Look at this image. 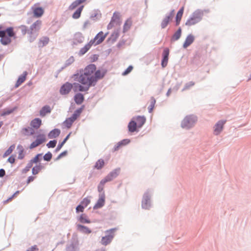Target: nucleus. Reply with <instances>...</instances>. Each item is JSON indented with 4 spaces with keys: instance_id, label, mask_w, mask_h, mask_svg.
I'll use <instances>...</instances> for the list:
<instances>
[{
    "instance_id": "21",
    "label": "nucleus",
    "mask_w": 251,
    "mask_h": 251,
    "mask_svg": "<svg viewBox=\"0 0 251 251\" xmlns=\"http://www.w3.org/2000/svg\"><path fill=\"white\" fill-rule=\"evenodd\" d=\"M94 44V41H90L87 44H86L83 48H81L79 51L80 55L85 54Z\"/></svg>"
},
{
    "instance_id": "63",
    "label": "nucleus",
    "mask_w": 251,
    "mask_h": 251,
    "mask_svg": "<svg viewBox=\"0 0 251 251\" xmlns=\"http://www.w3.org/2000/svg\"><path fill=\"white\" fill-rule=\"evenodd\" d=\"M66 152H63L61 153L59 155L58 158H60L61 156L66 155Z\"/></svg>"
},
{
    "instance_id": "51",
    "label": "nucleus",
    "mask_w": 251,
    "mask_h": 251,
    "mask_svg": "<svg viewBox=\"0 0 251 251\" xmlns=\"http://www.w3.org/2000/svg\"><path fill=\"white\" fill-rule=\"evenodd\" d=\"M29 130H31L30 134H33L34 133L33 130L31 129H30L29 127L23 128L22 129V132L24 134L27 135Z\"/></svg>"
},
{
    "instance_id": "49",
    "label": "nucleus",
    "mask_w": 251,
    "mask_h": 251,
    "mask_svg": "<svg viewBox=\"0 0 251 251\" xmlns=\"http://www.w3.org/2000/svg\"><path fill=\"white\" fill-rule=\"evenodd\" d=\"M56 140H52V141H50L47 144V146L49 148H54L56 146Z\"/></svg>"
},
{
    "instance_id": "53",
    "label": "nucleus",
    "mask_w": 251,
    "mask_h": 251,
    "mask_svg": "<svg viewBox=\"0 0 251 251\" xmlns=\"http://www.w3.org/2000/svg\"><path fill=\"white\" fill-rule=\"evenodd\" d=\"M84 208L85 207H84V206H83L81 204H79L76 207V212H82L84 211Z\"/></svg>"
},
{
    "instance_id": "41",
    "label": "nucleus",
    "mask_w": 251,
    "mask_h": 251,
    "mask_svg": "<svg viewBox=\"0 0 251 251\" xmlns=\"http://www.w3.org/2000/svg\"><path fill=\"white\" fill-rule=\"evenodd\" d=\"M106 182H107V181L104 178L100 181L98 187V191L100 192L103 191L104 185Z\"/></svg>"
},
{
    "instance_id": "5",
    "label": "nucleus",
    "mask_w": 251,
    "mask_h": 251,
    "mask_svg": "<svg viewBox=\"0 0 251 251\" xmlns=\"http://www.w3.org/2000/svg\"><path fill=\"white\" fill-rule=\"evenodd\" d=\"M121 23V16L119 12H115L113 13L110 22L107 25V29L113 28L115 25H120Z\"/></svg>"
},
{
    "instance_id": "16",
    "label": "nucleus",
    "mask_w": 251,
    "mask_h": 251,
    "mask_svg": "<svg viewBox=\"0 0 251 251\" xmlns=\"http://www.w3.org/2000/svg\"><path fill=\"white\" fill-rule=\"evenodd\" d=\"M120 173V169H117L110 172L104 178L107 180V182L110 181L114 178L116 177Z\"/></svg>"
},
{
    "instance_id": "35",
    "label": "nucleus",
    "mask_w": 251,
    "mask_h": 251,
    "mask_svg": "<svg viewBox=\"0 0 251 251\" xmlns=\"http://www.w3.org/2000/svg\"><path fill=\"white\" fill-rule=\"evenodd\" d=\"M84 8L83 5L80 6L73 14L72 17L75 19H78L81 15V12Z\"/></svg>"
},
{
    "instance_id": "48",
    "label": "nucleus",
    "mask_w": 251,
    "mask_h": 251,
    "mask_svg": "<svg viewBox=\"0 0 251 251\" xmlns=\"http://www.w3.org/2000/svg\"><path fill=\"white\" fill-rule=\"evenodd\" d=\"M90 200L88 198H84L81 202V204L84 206V207L87 206V205L90 203Z\"/></svg>"
},
{
    "instance_id": "59",
    "label": "nucleus",
    "mask_w": 251,
    "mask_h": 251,
    "mask_svg": "<svg viewBox=\"0 0 251 251\" xmlns=\"http://www.w3.org/2000/svg\"><path fill=\"white\" fill-rule=\"evenodd\" d=\"M38 250V248H37L36 246H34L32 247L31 248H30L29 250H28V251H36Z\"/></svg>"
},
{
    "instance_id": "17",
    "label": "nucleus",
    "mask_w": 251,
    "mask_h": 251,
    "mask_svg": "<svg viewBox=\"0 0 251 251\" xmlns=\"http://www.w3.org/2000/svg\"><path fill=\"white\" fill-rule=\"evenodd\" d=\"M132 120L135 121V124L138 126V128H140L145 124L146 122V118L144 116H138L133 117Z\"/></svg>"
},
{
    "instance_id": "30",
    "label": "nucleus",
    "mask_w": 251,
    "mask_h": 251,
    "mask_svg": "<svg viewBox=\"0 0 251 251\" xmlns=\"http://www.w3.org/2000/svg\"><path fill=\"white\" fill-rule=\"evenodd\" d=\"M105 203V200L104 197H101L98 200L97 202L94 206V209H99L102 207Z\"/></svg>"
},
{
    "instance_id": "52",
    "label": "nucleus",
    "mask_w": 251,
    "mask_h": 251,
    "mask_svg": "<svg viewBox=\"0 0 251 251\" xmlns=\"http://www.w3.org/2000/svg\"><path fill=\"white\" fill-rule=\"evenodd\" d=\"M133 69V67L132 66H129L126 70L125 71H124L123 74H122V75H127V74H128L129 73H130L131 72V71Z\"/></svg>"
},
{
    "instance_id": "19",
    "label": "nucleus",
    "mask_w": 251,
    "mask_h": 251,
    "mask_svg": "<svg viewBox=\"0 0 251 251\" xmlns=\"http://www.w3.org/2000/svg\"><path fill=\"white\" fill-rule=\"evenodd\" d=\"M194 40H195V37L193 35H192V34L188 35L187 36V37L183 43V47L184 49L187 48L188 46H189L191 44H192L193 43Z\"/></svg>"
},
{
    "instance_id": "9",
    "label": "nucleus",
    "mask_w": 251,
    "mask_h": 251,
    "mask_svg": "<svg viewBox=\"0 0 251 251\" xmlns=\"http://www.w3.org/2000/svg\"><path fill=\"white\" fill-rule=\"evenodd\" d=\"M46 136L44 134H39L37 136L35 141L33 142L30 145V149L37 147L46 141Z\"/></svg>"
},
{
    "instance_id": "50",
    "label": "nucleus",
    "mask_w": 251,
    "mask_h": 251,
    "mask_svg": "<svg viewBox=\"0 0 251 251\" xmlns=\"http://www.w3.org/2000/svg\"><path fill=\"white\" fill-rule=\"evenodd\" d=\"M52 157V154L50 152H48L44 156V159L46 161H49Z\"/></svg>"
},
{
    "instance_id": "25",
    "label": "nucleus",
    "mask_w": 251,
    "mask_h": 251,
    "mask_svg": "<svg viewBox=\"0 0 251 251\" xmlns=\"http://www.w3.org/2000/svg\"><path fill=\"white\" fill-rule=\"evenodd\" d=\"M27 75V73L25 72L20 75L16 83V87H19L22 83H23L25 80Z\"/></svg>"
},
{
    "instance_id": "23",
    "label": "nucleus",
    "mask_w": 251,
    "mask_h": 251,
    "mask_svg": "<svg viewBox=\"0 0 251 251\" xmlns=\"http://www.w3.org/2000/svg\"><path fill=\"white\" fill-rule=\"evenodd\" d=\"M87 0H76L74 1L69 7L70 10H73L80 4L85 2Z\"/></svg>"
},
{
    "instance_id": "55",
    "label": "nucleus",
    "mask_w": 251,
    "mask_h": 251,
    "mask_svg": "<svg viewBox=\"0 0 251 251\" xmlns=\"http://www.w3.org/2000/svg\"><path fill=\"white\" fill-rule=\"evenodd\" d=\"M36 177L33 176H30L28 177L27 179L26 183L27 184H28L31 182H32L34 181V180L35 179Z\"/></svg>"
},
{
    "instance_id": "12",
    "label": "nucleus",
    "mask_w": 251,
    "mask_h": 251,
    "mask_svg": "<svg viewBox=\"0 0 251 251\" xmlns=\"http://www.w3.org/2000/svg\"><path fill=\"white\" fill-rule=\"evenodd\" d=\"M107 34V33L104 34L102 31H100L97 34L94 39L91 41H94V44H95L96 45H99L104 41Z\"/></svg>"
},
{
    "instance_id": "26",
    "label": "nucleus",
    "mask_w": 251,
    "mask_h": 251,
    "mask_svg": "<svg viewBox=\"0 0 251 251\" xmlns=\"http://www.w3.org/2000/svg\"><path fill=\"white\" fill-rule=\"evenodd\" d=\"M51 109L48 105L44 106L40 111V115L41 117H44L47 114L50 113Z\"/></svg>"
},
{
    "instance_id": "20",
    "label": "nucleus",
    "mask_w": 251,
    "mask_h": 251,
    "mask_svg": "<svg viewBox=\"0 0 251 251\" xmlns=\"http://www.w3.org/2000/svg\"><path fill=\"white\" fill-rule=\"evenodd\" d=\"M30 125L32 128L37 129L42 125V120L38 118H35L31 121Z\"/></svg>"
},
{
    "instance_id": "33",
    "label": "nucleus",
    "mask_w": 251,
    "mask_h": 251,
    "mask_svg": "<svg viewBox=\"0 0 251 251\" xmlns=\"http://www.w3.org/2000/svg\"><path fill=\"white\" fill-rule=\"evenodd\" d=\"M184 11V7H181L178 11L176 16V25H178L181 21Z\"/></svg>"
},
{
    "instance_id": "54",
    "label": "nucleus",
    "mask_w": 251,
    "mask_h": 251,
    "mask_svg": "<svg viewBox=\"0 0 251 251\" xmlns=\"http://www.w3.org/2000/svg\"><path fill=\"white\" fill-rule=\"evenodd\" d=\"M130 142V140L129 139H124L122 140L121 141L119 142V143L121 144V145L122 146H125L127 144H128Z\"/></svg>"
},
{
    "instance_id": "27",
    "label": "nucleus",
    "mask_w": 251,
    "mask_h": 251,
    "mask_svg": "<svg viewBox=\"0 0 251 251\" xmlns=\"http://www.w3.org/2000/svg\"><path fill=\"white\" fill-rule=\"evenodd\" d=\"M33 14L35 17L39 18L41 17L44 14V10L41 7H36L33 9Z\"/></svg>"
},
{
    "instance_id": "3",
    "label": "nucleus",
    "mask_w": 251,
    "mask_h": 251,
    "mask_svg": "<svg viewBox=\"0 0 251 251\" xmlns=\"http://www.w3.org/2000/svg\"><path fill=\"white\" fill-rule=\"evenodd\" d=\"M203 15V11L200 10L196 11L192 16L186 21L185 25L190 26L197 24L201 20Z\"/></svg>"
},
{
    "instance_id": "31",
    "label": "nucleus",
    "mask_w": 251,
    "mask_h": 251,
    "mask_svg": "<svg viewBox=\"0 0 251 251\" xmlns=\"http://www.w3.org/2000/svg\"><path fill=\"white\" fill-rule=\"evenodd\" d=\"M120 28L114 30L111 34L109 40L113 42H115L120 35Z\"/></svg>"
},
{
    "instance_id": "44",
    "label": "nucleus",
    "mask_w": 251,
    "mask_h": 251,
    "mask_svg": "<svg viewBox=\"0 0 251 251\" xmlns=\"http://www.w3.org/2000/svg\"><path fill=\"white\" fill-rule=\"evenodd\" d=\"M41 156V154H37L33 159L30 160L29 163H31V164L33 165V163H37L40 161V157Z\"/></svg>"
},
{
    "instance_id": "39",
    "label": "nucleus",
    "mask_w": 251,
    "mask_h": 251,
    "mask_svg": "<svg viewBox=\"0 0 251 251\" xmlns=\"http://www.w3.org/2000/svg\"><path fill=\"white\" fill-rule=\"evenodd\" d=\"M79 221L82 223L89 224L90 223V221L88 219L87 216L84 214H82L80 216Z\"/></svg>"
},
{
    "instance_id": "57",
    "label": "nucleus",
    "mask_w": 251,
    "mask_h": 251,
    "mask_svg": "<svg viewBox=\"0 0 251 251\" xmlns=\"http://www.w3.org/2000/svg\"><path fill=\"white\" fill-rule=\"evenodd\" d=\"M123 147L121 144L118 142L114 147V151H118L121 147Z\"/></svg>"
},
{
    "instance_id": "56",
    "label": "nucleus",
    "mask_w": 251,
    "mask_h": 251,
    "mask_svg": "<svg viewBox=\"0 0 251 251\" xmlns=\"http://www.w3.org/2000/svg\"><path fill=\"white\" fill-rule=\"evenodd\" d=\"M15 158L14 155H11L8 159V161L11 164H13L15 162Z\"/></svg>"
},
{
    "instance_id": "37",
    "label": "nucleus",
    "mask_w": 251,
    "mask_h": 251,
    "mask_svg": "<svg viewBox=\"0 0 251 251\" xmlns=\"http://www.w3.org/2000/svg\"><path fill=\"white\" fill-rule=\"evenodd\" d=\"M43 167L41 165H38L34 166L32 169V173L33 175L38 174L43 169Z\"/></svg>"
},
{
    "instance_id": "62",
    "label": "nucleus",
    "mask_w": 251,
    "mask_h": 251,
    "mask_svg": "<svg viewBox=\"0 0 251 251\" xmlns=\"http://www.w3.org/2000/svg\"><path fill=\"white\" fill-rule=\"evenodd\" d=\"M70 136V133H69L66 137V138L64 139V140L63 141V143H64V144L66 143V142L67 141V140L69 139V137Z\"/></svg>"
},
{
    "instance_id": "13",
    "label": "nucleus",
    "mask_w": 251,
    "mask_h": 251,
    "mask_svg": "<svg viewBox=\"0 0 251 251\" xmlns=\"http://www.w3.org/2000/svg\"><path fill=\"white\" fill-rule=\"evenodd\" d=\"M226 122V120H221L218 121L214 127V133L215 135L219 134L223 129L224 125Z\"/></svg>"
},
{
    "instance_id": "40",
    "label": "nucleus",
    "mask_w": 251,
    "mask_h": 251,
    "mask_svg": "<svg viewBox=\"0 0 251 251\" xmlns=\"http://www.w3.org/2000/svg\"><path fill=\"white\" fill-rule=\"evenodd\" d=\"M17 149L19 150L18 158L20 159H23L25 156V154L23 147L21 145H19L17 147Z\"/></svg>"
},
{
    "instance_id": "6",
    "label": "nucleus",
    "mask_w": 251,
    "mask_h": 251,
    "mask_svg": "<svg viewBox=\"0 0 251 251\" xmlns=\"http://www.w3.org/2000/svg\"><path fill=\"white\" fill-rule=\"evenodd\" d=\"M196 121V119L194 117H186L182 122L181 126L183 128H189L193 126Z\"/></svg>"
},
{
    "instance_id": "29",
    "label": "nucleus",
    "mask_w": 251,
    "mask_h": 251,
    "mask_svg": "<svg viewBox=\"0 0 251 251\" xmlns=\"http://www.w3.org/2000/svg\"><path fill=\"white\" fill-rule=\"evenodd\" d=\"M137 128L138 127V126L135 124V121L132 120L128 124V128L129 131L131 132H133L135 131H136Z\"/></svg>"
},
{
    "instance_id": "61",
    "label": "nucleus",
    "mask_w": 251,
    "mask_h": 251,
    "mask_svg": "<svg viewBox=\"0 0 251 251\" xmlns=\"http://www.w3.org/2000/svg\"><path fill=\"white\" fill-rule=\"evenodd\" d=\"M90 25V23L89 21H86L84 23L83 26L84 28H86Z\"/></svg>"
},
{
    "instance_id": "14",
    "label": "nucleus",
    "mask_w": 251,
    "mask_h": 251,
    "mask_svg": "<svg viewBox=\"0 0 251 251\" xmlns=\"http://www.w3.org/2000/svg\"><path fill=\"white\" fill-rule=\"evenodd\" d=\"M174 16V11H172L168 15H166L161 23L162 28L166 27L169 23L173 19Z\"/></svg>"
},
{
    "instance_id": "15",
    "label": "nucleus",
    "mask_w": 251,
    "mask_h": 251,
    "mask_svg": "<svg viewBox=\"0 0 251 251\" xmlns=\"http://www.w3.org/2000/svg\"><path fill=\"white\" fill-rule=\"evenodd\" d=\"M169 55V50L166 48L164 50L163 52V59L161 62V65L163 68L165 67L168 64Z\"/></svg>"
},
{
    "instance_id": "43",
    "label": "nucleus",
    "mask_w": 251,
    "mask_h": 251,
    "mask_svg": "<svg viewBox=\"0 0 251 251\" xmlns=\"http://www.w3.org/2000/svg\"><path fill=\"white\" fill-rule=\"evenodd\" d=\"M155 102V100L153 98H151L150 100V105L148 107L149 112L151 113L152 111Z\"/></svg>"
},
{
    "instance_id": "58",
    "label": "nucleus",
    "mask_w": 251,
    "mask_h": 251,
    "mask_svg": "<svg viewBox=\"0 0 251 251\" xmlns=\"http://www.w3.org/2000/svg\"><path fill=\"white\" fill-rule=\"evenodd\" d=\"M5 174V172L4 169H0V177L3 176Z\"/></svg>"
},
{
    "instance_id": "24",
    "label": "nucleus",
    "mask_w": 251,
    "mask_h": 251,
    "mask_svg": "<svg viewBox=\"0 0 251 251\" xmlns=\"http://www.w3.org/2000/svg\"><path fill=\"white\" fill-rule=\"evenodd\" d=\"M84 100V96L81 93H77L74 97V100L77 104H81L83 102Z\"/></svg>"
},
{
    "instance_id": "60",
    "label": "nucleus",
    "mask_w": 251,
    "mask_h": 251,
    "mask_svg": "<svg viewBox=\"0 0 251 251\" xmlns=\"http://www.w3.org/2000/svg\"><path fill=\"white\" fill-rule=\"evenodd\" d=\"M64 143L62 142L61 143L59 144L57 148H56V151H59L61 149V148L62 147V146L64 145Z\"/></svg>"
},
{
    "instance_id": "45",
    "label": "nucleus",
    "mask_w": 251,
    "mask_h": 251,
    "mask_svg": "<svg viewBox=\"0 0 251 251\" xmlns=\"http://www.w3.org/2000/svg\"><path fill=\"white\" fill-rule=\"evenodd\" d=\"M195 85V82L193 81H190L185 84L183 88V91L187 90L189 89L191 87H193Z\"/></svg>"
},
{
    "instance_id": "64",
    "label": "nucleus",
    "mask_w": 251,
    "mask_h": 251,
    "mask_svg": "<svg viewBox=\"0 0 251 251\" xmlns=\"http://www.w3.org/2000/svg\"><path fill=\"white\" fill-rule=\"evenodd\" d=\"M171 93V89H169L167 93V96H169L170 94V93Z\"/></svg>"
},
{
    "instance_id": "28",
    "label": "nucleus",
    "mask_w": 251,
    "mask_h": 251,
    "mask_svg": "<svg viewBox=\"0 0 251 251\" xmlns=\"http://www.w3.org/2000/svg\"><path fill=\"white\" fill-rule=\"evenodd\" d=\"M77 229L84 233V234H89L90 233H91V230L87 226H82V225H78L77 226Z\"/></svg>"
},
{
    "instance_id": "22",
    "label": "nucleus",
    "mask_w": 251,
    "mask_h": 251,
    "mask_svg": "<svg viewBox=\"0 0 251 251\" xmlns=\"http://www.w3.org/2000/svg\"><path fill=\"white\" fill-rule=\"evenodd\" d=\"M132 25V21L131 18L127 19L125 22L123 26V32H126L131 27Z\"/></svg>"
},
{
    "instance_id": "1",
    "label": "nucleus",
    "mask_w": 251,
    "mask_h": 251,
    "mask_svg": "<svg viewBox=\"0 0 251 251\" xmlns=\"http://www.w3.org/2000/svg\"><path fill=\"white\" fill-rule=\"evenodd\" d=\"M96 70L95 64H89L83 70H80V74L75 75L76 80L78 83H74L75 92H86L93 85L94 72Z\"/></svg>"
},
{
    "instance_id": "36",
    "label": "nucleus",
    "mask_w": 251,
    "mask_h": 251,
    "mask_svg": "<svg viewBox=\"0 0 251 251\" xmlns=\"http://www.w3.org/2000/svg\"><path fill=\"white\" fill-rule=\"evenodd\" d=\"M104 165V161L103 159H100L98 160L94 166L95 168L100 170L101 169Z\"/></svg>"
},
{
    "instance_id": "7",
    "label": "nucleus",
    "mask_w": 251,
    "mask_h": 251,
    "mask_svg": "<svg viewBox=\"0 0 251 251\" xmlns=\"http://www.w3.org/2000/svg\"><path fill=\"white\" fill-rule=\"evenodd\" d=\"M115 229H111L110 230H107L106 231V233H109L107 235L103 237L101 240V243L103 245H107L109 243H110L114 237V232L115 231Z\"/></svg>"
},
{
    "instance_id": "2",
    "label": "nucleus",
    "mask_w": 251,
    "mask_h": 251,
    "mask_svg": "<svg viewBox=\"0 0 251 251\" xmlns=\"http://www.w3.org/2000/svg\"><path fill=\"white\" fill-rule=\"evenodd\" d=\"M0 42L3 45H7L11 43V38H16V32L13 27L5 28L2 25H0Z\"/></svg>"
},
{
    "instance_id": "18",
    "label": "nucleus",
    "mask_w": 251,
    "mask_h": 251,
    "mask_svg": "<svg viewBox=\"0 0 251 251\" xmlns=\"http://www.w3.org/2000/svg\"><path fill=\"white\" fill-rule=\"evenodd\" d=\"M41 25L42 21L40 20H37L34 22L30 27V33L32 34L39 31Z\"/></svg>"
},
{
    "instance_id": "4",
    "label": "nucleus",
    "mask_w": 251,
    "mask_h": 251,
    "mask_svg": "<svg viewBox=\"0 0 251 251\" xmlns=\"http://www.w3.org/2000/svg\"><path fill=\"white\" fill-rule=\"evenodd\" d=\"M82 111V108L77 109L73 115L67 118L63 123L64 125L68 128H70L73 123L76 120V119L80 116V113Z\"/></svg>"
},
{
    "instance_id": "11",
    "label": "nucleus",
    "mask_w": 251,
    "mask_h": 251,
    "mask_svg": "<svg viewBox=\"0 0 251 251\" xmlns=\"http://www.w3.org/2000/svg\"><path fill=\"white\" fill-rule=\"evenodd\" d=\"M72 88L74 89V84H72L70 83L66 82L60 88V93L61 95L68 94Z\"/></svg>"
},
{
    "instance_id": "47",
    "label": "nucleus",
    "mask_w": 251,
    "mask_h": 251,
    "mask_svg": "<svg viewBox=\"0 0 251 251\" xmlns=\"http://www.w3.org/2000/svg\"><path fill=\"white\" fill-rule=\"evenodd\" d=\"M32 167V164H31V163H28L26 166L22 170V173L23 174H26L27 172H28L30 168Z\"/></svg>"
},
{
    "instance_id": "10",
    "label": "nucleus",
    "mask_w": 251,
    "mask_h": 251,
    "mask_svg": "<svg viewBox=\"0 0 251 251\" xmlns=\"http://www.w3.org/2000/svg\"><path fill=\"white\" fill-rule=\"evenodd\" d=\"M151 195L149 193L144 194L142 201V207L145 209H149L151 207Z\"/></svg>"
},
{
    "instance_id": "32",
    "label": "nucleus",
    "mask_w": 251,
    "mask_h": 251,
    "mask_svg": "<svg viewBox=\"0 0 251 251\" xmlns=\"http://www.w3.org/2000/svg\"><path fill=\"white\" fill-rule=\"evenodd\" d=\"M50 41V39L48 37H43L41 38L38 42L39 47H43L47 45Z\"/></svg>"
},
{
    "instance_id": "34",
    "label": "nucleus",
    "mask_w": 251,
    "mask_h": 251,
    "mask_svg": "<svg viewBox=\"0 0 251 251\" xmlns=\"http://www.w3.org/2000/svg\"><path fill=\"white\" fill-rule=\"evenodd\" d=\"M60 130L58 129H54L51 130L48 136L50 138H56L59 135Z\"/></svg>"
},
{
    "instance_id": "42",
    "label": "nucleus",
    "mask_w": 251,
    "mask_h": 251,
    "mask_svg": "<svg viewBox=\"0 0 251 251\" xmlns=\"http://www.w3.org/2000/svg\"><path fill=\"white\" fill-rule=\"evenodd\" d=\"M15 146L14 145H11L8 149L5 152V153L3 154V157H6L8 155H10L12 152L13 151V150L15 149Z\"/></svg>"
},
{
    "instance_id": "8",
    "label": "nucleus",
    "mask_w": 251,
    "mask_h": 251,
    "mask_svg": "<svg viewBox=\"0 0 251 251\" xmlns=\"http://www.w3.org/2000/svg\"><path fill=\"white\" fill-rule=\"evenodd\" d=\"M106 70L105 69L96 70L94 72L93 80V85L94 86L96 84L98 80L102 79L106 74Z\"/></svg>"
},
{
    "instance_id": "38",
    "label": "nucleus",
    "mask_w": 251,
    "mask_h": 251,
    "mask_svg": "<svg viewBox=\"0 0 251 251\" xmlns=\"http://www.w3.org/2000/svg\"><path fill=\"white\" fill-rule=\"evenodd\" d=\"M181 28L179 27L178 30L173 35L172 40V41H176L181 36Z\"/></svg>"
},
{
    "instance_id": "46",
    "label": "nucleus",
    "mask_w": 251,
    "mask_h": 251,
    "mask_svg": "<svg viewBox=\"0 0 251 251\" xmlns=\"http://www.w3.org/2000/svg\"><path fill=\"white\" fill-rule=\"evenodd\" d=\"M14 110H15V108L5 109L2 112L1 115L5 116V115L10 114L14 111Z\"/></svg>"
}]
</instances>
